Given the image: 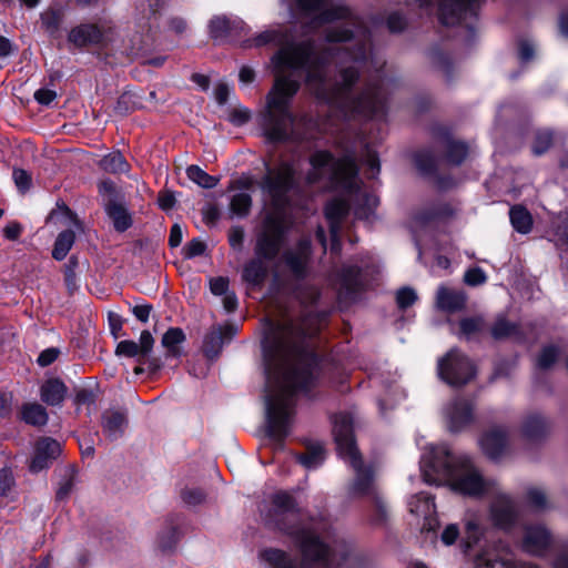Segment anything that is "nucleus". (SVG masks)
I'll return each instance as SVG.
<instances>
[{
    "label": "nucleus",
    "mask_w": 568,
    "mask_h": 568,
    "mask_svg": "<svg viewBox=\"0 0 568 568\" xmlns=\"http://www.w3.org/2000/svg\"><path fill=\"white\" fill-rule=\"evenodd\" d=\"M552 233L557 245H568V214L560 215L554 222Z\"/></svg>",
    "instance_id": "09e8293b"
},
{
    "label": "nucleus",
    "mask_w": 568,
    "mask_h": 568,
    "mask_svg": "<svg viewBox=\"0 0 568 568\" xmlns=\"http://www.w3.org/2000/svg\"><path fill=\"white\" fill-rule=\"evenodd\" d=\"M178 540V527L170 524V526L159 535L158 547L162 552H170L175 548Z\"/></svg>",
    "instance_id": "37998d69"
},
{
    "label": "nucleus",
    "mask_w": 568,
    "mask_h": 568,
    "mask_svg": "<svg viewBox=\"0 0 568 568\" xmlns=\"http://www.w3.org/2000/svg\"><path fill=\"white\" fill-rule=\"evenodd\" d=\"M549 432L547 419L538 414L532 413L525 417L521 424V434L524 438L530 443L542 440Z\"/></svg>",
    "instance_id": "b1692460"
},
{
    "label": "nucleus",
    "mask_w": 568,
    "mask_h": 568,
    "mask_svg": "<svg viewBox=\"0 0 568 568\" xmlns=\"http://www.w3.org/2000/svg\"><path fill=\"white\" fill-rule=\"evenodd\" d=\"M104 211L108 217L112 221L113 227L118 232H125L132 226V216L121 201H111L104 203Z\"/></svg>",
    "instance_id": "a878e982"
},
{
    "label": "nucleus",
    "mask_w": 568,
    "mask_h": 568,
    "mask_svg": "<svg viewBox=\"0 0 568 568\" xmlns=\"http://www.w3.org/2000/svg\"><path fill=\"white\" fill-rule=\"evenodd\" d=\"M262 558L271 568H297L296 560L280 549H266L262 552Z\"/></svg>",
    "instance_id": "4c0bfd02"
},
{
    "label": "nucleus",
    "mask_w": 568,
    "mask_h": 568,
    "mask_svg": "<svg viewBox=\"0 0 568 568\" xmlns=\"http://www.w3.org/2000/svg\"><path fill=\"white\" fill-rule=\"evenodd\" d=\"M333 434L339 456L348 459L355 471L354 479L348 486L351 498H372L379 493L375 483V470L363 464L362 456L354 438L353 418L349 414H338L334 417Z\"/></svg>",
    "instance_id": "423d86ee"
},
{
    "label": "nucleus",
    "mask_w": 568,
    "mask_h": 568,
    "mask_svg": "<svg viewBox=\"0 0 568 568\" xmlns=\"http://www.w3.org/2000/svg\"><path fill=\"white\" fill-rule=\"evenodd\" d=\"M487 276L480 267H473L465 272L464 282L469 286H478L486 283Z\"/></svg>",
    "instance_id": "680f3d73"
},
{
    "label": "nucleus",
    "mask_w": 568,
    "mask_h": 568,
    "mask_svg": "<svg viewBox=\"0 0 568 568\" xmlns=\"http://www.w3.org/2000/svg\"><path fill=\"white\" fill-rule=\"evenodd\" d=\"M551 542L550 532L540 525L526 528L523 547L531 555H542Z\"/></svg>",
    "instance_id": "4be33fe9"
},
{
    "label": "nucleus",
    "mask_w": 568,
    "mask_h": 568,
    "mask_svg": "<svg viewBox=\"0 0 568 568\" xmlns=\"http://www.w3.org/2000/svg\"><path fill=\"white\" fill-rule=\"evenodd\" d=\"M210 34L214 40L225 39L231 32V21L225 16H216L210 21Z\"/></svg>",
    "instance_id": "c03bdc74"
},
{
    "label": "nucleus",
    "mask_w": 568,
    "mask_h": 568,
    "mask_svg": "<svg viewBox=\"0 0 568 568\" xmlns=\"http://www.w3.org/2000/svg\"><path fill=\"white\" fill-rule=\"evenodd\" d=\"M365 163L369 170L368 178L369 179L376 178L381 171L379 159H378L377 153L368 148L366 149Z\"/></svg>",
    "instance_id": "0e129e2a"
},
{
    "label": "nucleus",
    "mask_w": 568,
    "mask_h": 568,
    "mask_svg": "<svg viewBox=\"0 0 568 568\" xmlns=\"http://www.w3.org/2000/svg\"><path fill=\"white\" fill-rule=\"evenodd\" d=\"M432 62L433 64L443 71L448 78L450 77L452 63L449 58L439 50L432 51Z\"/></svg>",
    "instance_id": "e2e57ef3"
},
{
    "label": "nucleus",
    "mask_w": 568,
    "mask_h": 568,
    "mask_svg": "<svg viewBox=\"0 0 568 568\" xmlns=\"http://www.w3.org/2000/svg\"><path fill=\"white\" fill-rule=\"evenodd\" d=\"M467 305V294L463 290L439 285L435 296V306L445 313L462 312Z\"/></svg>",
    "instance_id": "a211bd4d"
},
{
    "label": "nucleus",
    "mask_w": 568,
    "mask_h": 568,
    "mask_svg": "<svg viewBox=\"0 0 568 568\" xmlns=\"http://www.w3.org/2000/svg\"><path fill=\"white\" fill-rule=\"evenodd\" d=\"M349 206L344 200L335 199L329 201L324 209L325 217L329 224V233L341 232L342 222L348 214Z\"/></svg>",
    "instance_id": "bb28decb"
},
{
    "label": "nucleus",
    "mask_w": 568,
    "mask_h": 568,
    "mask_svg": "<svg viewBox=\"0 0 568 568\" xmlns=\"http://www.w3.org/2000/svg\"><path fill=\"white\" fill-rule=\"evenodd\" d=\"M374 273L375 268L373 266L344 265L339 273L341 294L347 300H355L357 294L369 284Z\"/></svg>",
    "instance_id": "9b49d317"
},
{
    "label": "nucleus",
    "mask_w": 568,
    "mask_h": 568,
    "mask_svg": "<svg viewBox=\"0 0 568 568\" xmlns=\"http://www.w3.org/2000/svg\"><path fill=\"white\" fill-rule=\"evenodd\" d=\"M252 207V196L247 192H237L231 196L230 212L237 217H246Z\"/></svg>",
    "instance_id": "ea45409f"
},
{
    "label": "nucleus",
    "mask_w": 568,
    "mask_h": 568,
    "mask_svg": "<svg viewBox=\"0 0 568 568\" xmlns=\"http://www.w3.org/2000/svg\"><path fill=\"white\" fill-rule=\"evenodd\" d=\"M206 251V244L200 239H192L182 250L186 260L203 255Z\"/></svg>",
    "instance_id": "6e6d98bb"
},
{
    "label": "nucleus",
    "mask_w": 568,
    "mask_h": 568,
    "mask_svg": "<svg viewBox=\"0 0 568 568\" xmlns=\"http://www.w3.org/2000/svg\"><path fill=\"white\" fill-rule=\"evenodd\" d=\"M237 333V326L234 324L213 326L210 332L204 336L203 353L210 358L214 359L221 353L223 345L232 341Z\"/></svg>",
    "instance_id": "dca6fc26"
},
{
    "label": "nucleus",
    "mask_w": 568,
    "mask_h": 568,
    "mask_svg": "<svg viewBox=\"0 0 568 568\" xmlns=\"http://www.w3.org/2000/svg\"><path fill=\"white\" fill-rule=\"evenodd\" d=\"M353 38V30L342 26L332 27L325 31V40L329 43H344L351 41Z\"/></svg>",
    "instance_id": "49530a36"
},
{
    "label": "nucleus",
    "mask_w": 568,
    "mask_h": 568,
    "mask_svg": "<svg viewBox=\"0 0 568 568\" xmlns=\"http://www.w3.org/2000/svg\"><path fill=\"white\" fill-rule=\"evenodd\" d=\"M507 439L508 434L505 428L494 427L481 435L479 446L485 456L491 460H498L506 450Z\"/></svg>",
    "instance_id": "6ab92c4d"
},
{
    "label": "nucleus",
    "mask_w": 568,
    "mask_h": 568,
    "mask_svg": "<svg viewBox=\"0 0 568 568\" xmlns=\"http://www.w3.org/2000/svg\"><path fill=\"white\" fill-rule=\"evenodd\" d=\"M290 38L286 31L272 29L261 32L253 40L255 47L270 43L280 47L272 57L275 81L267 94L266 110L261 123L268 142H284L290 138L294 118L288 110V103L300 90L303 74L307 87L318 100L336 106L346 114L356 113L365 116L384 114L386 97L383 91V81L367 83L357 97H353L352 88L359 78L356 65H341L334 82L328 81L326 77V67L335 57L339 58L341 63L365 62L368 53L366 39L361 40L353 51L334 48L317 51L314 40L294 42L290 41Z\"/></svg>",
    "instance_id": "f257e3e1"
},
{
    "label": "nucleus",
    "mask_w": 568,
    "mask_h": 568,
    "mask_svg": "<svg viewBox=\"0 0 568 568\" xmlns=\"http://www.w3.org/2000/svg\"><path fill=\"white\" fill-rule=\"evenodd\" d=\"M444 417L452 433H459L474 420V405L468 399L456 397L444 408Z\"/></svg>",
    "instance_id": "4468645a"
},
{
    "label": "nucleus",
    "mask_w": 568,
    "mask_h": 568,
    "mask_svg": "<svg viewBox=\"0 0 568 568\" xmlns=\"http://www.w3.org/2000/svg\"><path fill=\"white\" fill-rule=\"evenodd\" d=\"M187 178L203 189H213L219 182L220 178L207 174L199 165H190L186 169Z\"/></svg>",
    "instance_id": "79ce46f5"
},
{
    "label": "nucleus",
    "mask_w": 568,
    "mask_h": 568,
    "mask_svg": "<svg viewBox=\"0 0 568 568\" xmlns=\"http://www.w3.org/2000/svg\"><path fill=\"white\" fill-rule=\"evenodd\" d=\"M185 334L180 327H170L162 336L161 344L165 348V358H179L182 355V344Z\"/></svg>",
    "instance_id": "cd10ccee"
},
{
    "label": "nucleus",
    "mask_w": 568,
    "mask_h": 568,
    "mask_svg": "<svg viewBox=\"0 0 568 568\" xmlns=\"http://www.w3.org/2000/svg\"><path fill=\"white\" fill-rule=\"evenodd\" d=\"M260 187L270 197L276 211L285 210L291 199L290 193L298 190L297 172L293 163L282 162L276 169H267Z\"/></svg>",
    "instance_id": "6e6552de"
},
{
    "label": "nucleus",
    "mask_w": 568,
    "mask_h": 568,
    "mask_svg": "<svg viewBox=\"0 0 568 568\" xmlns=\"http://www.w3.org/2000/svg\"><path fill=\"white\" fill-rule=\"evenodd\" d=\"M420 469L427 484H448L452 490L464 496L480 497L490 489V483L471 458L466 454H454L445 444L430 448L422 458Z\"/></svg>",
    "instance_id": "20e7f679"
},
{
    "label": "nucleus",
    "mask_w": 568,
    "mask_h": 568,
    "mask_svg": "<svg viewBox=\"0 0 568 568\" xmlns=\"http://www.w3.org/2000/svg\"><path fill=\"white\" fill-rule=\"evenodd\" d=\"M486 329V320L483 315L463 317L459 320L457 336L470 341Z\"/></svg>",
    "instance_id": "7c9ffc66"
},
{
    "label": "nucleus",
    "mask_w": 568,
    "mask_h": 568,
    "mask_svg": "<svg viewBox=\"0 0 568 568\" xmlns=\"http://www.w3.org/2000/svg\"><path fill=\"white\" fill-rule=\"evenodd\" d=\"M286 229L282 216L268 213L256 234L254 257L243 267L242 280L251 287H260L265 282L270 262L275 260L284 244Z\"/></svg>",
    "instance_id": "39448f33"
},
{
    "label": "nucleus",
    "mask_w": 568,
    "mask_h": 568,
    "mask_svg": "<svg viewBox=\"0 0 568 568\" xmlns=\"http://www.w3.org/2000/svg\"><path fill=\"white\" fill-rule=\"evenodd\" d=\"M61 454V445L58 440L44 437L38 440L34 456L30 463V471L39 473L48 468Z\"/></svg>",
    "instance_id": "f3484780"
},
{
    "label": "nucleus",
    "mask_w": 568,
    "mask_h": 568,
    "mask_svg": "<svg viewBox=\"0 0 568 568\" xmlns=\"http://www.w3.org/2000/svg\"><path fill=\"white\" fill-rule=\"evenodd\" d=\"M203 221L207 225H213L220 219V210L215 204L206 203L202 207Z\"/></svg>",
    "instance_id": "774afa93"
},
{
    "label": "nucleus",
    "mask_w": 568,
    "mask_h": 568,
    "mask_svg": "<svg viewBox=\"0 0 568 568\" xmlns=\"http://www.w3.org/2000/svg\"><path fill=\"white\" fill-rule=\"evenodd\" d=\"M268 521L278 530L292 536L307 565L320 568H362L363 557L354 545L335 531L305 525L294 497L280 491L272 497Z\"/></svg>",
    "instance_id": "7ed1b4c3"
},
{
    "label": "nucleus",
    "mask_w": 568,
    "mask_h": 568,
    "mask_svg": "<svg viewBox=\"0 0 568 568\" xmlns=\"http://www.w3.org/2000/svg\"><path fill=\"white\" fill-rule=\"evenodd\" d=\"M103 434L110 440H116L124 435L128 426V412L125 409H105L101 415Z\"/></svg>",
    "instance_id": "aec40b11"
},
{
    "label": "nucleus",
    "mask_w": 568,
    "mask_h": 568,
    "mask_svg": "<svg viewBox=\"0 0 568 568\" xmlns=\"http://www.w3.org/2000/svg\"><path fill=\"white\" fill-rule=\"evenodd\" d=\"M67 10L61 6H51L40 13L43 31L52 39L62 36L65 24Z\"/></svg>",
    "instance_id": "412c9836"
},
{
    "label": "nucleus",
    "mask_w": 568,
    "mask_h": 568,
    "mask_svg": "<svg viewBox=\"0 0 568 568\" xmlns=\"http://www.w3.org/2000/svg\"><path fill=\"white\" fill-rule=\"evenodd\" d=\"M518 58L521 63H528L535 58V47L528 40H520L518 43Z\"/></svg>",
    "instance_id": "69168bd1"
},
{
    "label": "nucleus",
    "mask_w": 568,
    "mask_h": 568,
    "mask_svg": "<svg viewBox=\"0 0 568 568\" xmlns=\"http://www.w3.org/2000/svg\"><path fill=\"white\" fill-rule=\"evenodd\" d=\"M59 354L60 349L57 347L47 348L39 354L37 363L41 367H47L58 358Z\"/></svg>",
    "instance_id": "338daca9"
},
{
    "label": "nucleus",
    "mask_w": 568,
    "mask_h": 568,
    "mask_svg": "<svg viewBox=\"0 0 568 568\" xmlns=\"http://www.w3.org/2000/svg\"><path fill=\"white\" fill-rule=\"evenodd\" d=\"M75 242V233L72 230H64L60 232L55 239L52 257L55 261H62L67 257Z\"/></svg>",
    "instance_id": "e433bc0d"
},
{
    "label": "nucleus",
    "mask_w": 568,
    "mask_h": 568,
    "mask_svg": "<svg viewBox=\"0 0 568 568\" xmlns=\"http://www.w3.org/2000/svg\"><path fill=\"white\" fill-rule=\"evenodd\" d=\"M311 335L293 321L268 322L262 342L265 432L278 446L291 433L296 395L316 382L318 361L305 346Z\"/></svg>",
    "instance_id": "f03ea898"
},
{
    "label": "nucleus",
    "mask_w": 568,
    "mask_h": 568,
    "mask_svg": "<svg viewBox=\"0 0 568 568\" xmlns=\"http://www.w3.org/2000/svg\"><path fill=\"white\" fill-rule=\"evenodd\" d=\"M417 300L416 292L410 287L399 288L396 293V302L400 310L412 306Z\"/></svg>",
    "instance_id": "13d9d810"
},
{
    "label": "nucleus",
    "mask_w": 568,
    "mask_h": 568,
    "mask_svg": "<svg viewBox=\"0 0 568 568\" xmlns=\"http://www.w3.org/2000/svg\"><path fill=\"white\" fill-rule=\"evenodd\" d=\"M297 462L307 469H313L323 464L325 450L320 443L311 444L306 447V453L296 456Z\"/></svg>",
    "instance_id": "f704fd0d"
},
{
    "label": "nucleus",
    "mask_w": 568,
    "mask_h": 568,
    "mask_svg": "<svg viewBox=\"0 0 568 568\" xmlns=\"http://www.w3.org/2000/svg\"><path fill=\"white\" fill-rule=\"evenodd\" d=\"M79 267V258L72 255L64 265V283L70 294L78 290L77 270Z\"/></svg>",
    "instance_id": "a18cd8bd"
},
{
    "label": "nucleus",
    "mask_w": 568,
    "mask_h": 568,
    "mask_svg": "<svg viewBox=\"0 0 568 568\" xmlns=\"http://www.w3.org/2000/svg\"><path fill=\"white\" fill-rule=\"evenodd\" d=\"M409 511L417 516L427 517L435 514L434 498L427 493H418L408 501Z\"/></svg>",
    "instance_id": "72a5a7b5"
},
{
    "label": "nucleus",
    "mask_w": 568,
    "mask_h": 568,
    "mask_svg": "<svg viewBox=\"0 0 568 568\" xmlns=\"http://www.w3.org/2000/svg\"><path fill=\"white\" fill-rule=\"evenodd\" d=\"M509 220L514 230L520 234H528L532 230V216L524 205H513L509 210Z\"/></svg>",
    "instance_id": "c756f323"
},
{
    "label": "nucleus",
    "mask_w": 568,
    "mask_h": 568,
    "mask_svg": "<svg viewBox=\"0 0 568 568\" xmlns=\"http://www.w3.org/2000/svg\"><path fill=\"white\" fill-rule=\"evenodd\" d=\"M14 486V477L12 470L8 467L0 469V496L6 497L9 495Z\"/></svg>",
    "instance_id": "052dcab7"
},
{
    "label": "nucleus",
    "mask_w": 568,
    "mask_h": 568,
    "mask_svg": "<svg viewBox=\"0 0 568 568\" xmlns=\"http://www.w3.org/2000/svg\"><path fill=\"white\" fill-rule=\"evenodd\" d=\"M437 369L439 378L453 387L468 384L476 375L471 361L457 348L439 358Z\"/></svg>",
    "instance_id": "1a4fd4ad"
},
{
    "label": "nucleus",
    "mask_w": 568,
    "mask_h": 568,
    "mask_svg": "<svg viewBox=\"0 0 568 568\" xmlns=\"http://www.w3.org/2000/svg\"><path fill=\"white\" fill-rule=\"evenodd\" d=\"M439 158L430 149L420 150L415 154V164L420 173L430 175L437 170Z\"/></svg>",
    "instance_id": "58836bf2"
},
{
    "label": "nucleus",
    "mask_w": 568,
    "mask_h": 568,
    "mask_svg": "<svg viewBox=\"0 0 568 568\" xmlns=\"http://www.w3.org/2000/svg\"><path fill=\"white\" fill-rule=\"evenodd\" d=\"M310 164L311 170L306 174L307 184H315L323 179L351 183L358 175L356 159L352 154L336 160L327 151H317L311 155Z\"/></svg>",
    "instance_id": "0eeeda50"
},
{
    "label": "nucleus",
    "mask_w": 568,
    "mask_h": 568,
    "mask_svg": "<svg viewBox=\"0 0 568 568\" xmlns=\"http://www.w3.org/2000/svg\"><path fill=\"white\" fill-rule=\"evenodd\" d=\"M312 256L310 237L298 240L293 248L284 252L283 260L290 272L296 278H304Z\"/></svg>",
    "instance_id": "2eb2a0df"
},
{
    "label": "nucleus",
    "mask_w": 568,
    "mask_h": 568,
    "mask_svg": "<svg viewBox=\"0 0 568 568\" xmlns=\"http://www.w3.org/2000/svg\"><path fill=\"white\" fill-rule=\"evenodd\" d=\"M519 334V326L516 323L509 322L504 316L496 318L490 327V335L494 339H504Z\"/></svg>",
    "instance_id": "a19ab883"
},
{
    "label": "nucleus",
    "mask_w": 568,
    "mask_h": 568,
    "mask_svg": "<svg viewBox=\"0 0 568 568\" xmlns=\"http://www.w3.org/2000/svg\"><path fill=\"white\" fill-rule=\"evenodd\" d=\"M135 99V95L131 92H124L122 93L118 101H116V104L114 106V111L115 113H118L119 115H126L128 113L132 112L133 110L136 109V103L134 101Z\"/></svg>",
    "instance_id": "3c124183"
},
{
    "label": "nucleus",
    "mask_w": 568,
    "mask_h": 568,
    "mask_svg": "<svg viewBox=\"0 0 568 568\" xmlns=\"http://www.w3.org/2000/svg\"><path fill=\"white\" fill-rule=\"evenodd\" d=\"M325 2L326 0H296L297 8L303 14L311 16L313 13H318L311 22V27L313 29L336 20L348 19L351 16L348 8L343 6L324 9Z\"/></svg>",
    "instance_id": "f8f14e48"
},
{
    "label": "nucleus",
    "mask_w": 568,
    "mask_h": 568,
    "mask_svg": "<svg viewBox=\"0 0 568 568\" xmlns=\"http://www.w3.org/2000/svg\"><path fill=\"white\" fill-rule=\"evenodd\" d=\"M558 357V348L556 346H546L541 349L537 365L539 368L548 369L550 368L557 361Z\"/></svg>",
    "instance_id": "603ef678"
},
{
    "label": "nucleus",
    "mask_w": 568,
    "mask_h": 568,
    "mask_svg": "<svg viewBox=\"0 0 568 568\" xmlns=\"http://www.w3.org/2000/svg\"><path fill=\"white\" fill-rule=\"evenodd\" d=\"M99 165L103 171L112 174L125 173L130 169L129 163L119 151H113L104 155L100 160Z\"/></svg>",
    "instance_id": "c9c22d12"
},
{
    "label": "nucleus",
    "mask_w": 568,
    "mask_h": 568,
    "mask_svg": "<svg viewBox=\"0 0 568 568\" xmlns=\"http://www.w3.org/2000/svg\"><path fill=\"white\" fill-rule=\"evenodd\" d=\"M154 346V338L149 331H143L140 335L139 343L125 339L121 341L115 348V354L119 356L126 357H139L140 364L148 365L151 373L159 371L163 362L160 357L151 356V352Z\"/></svg>",
    "instance_id": "9d476101"
},
{
    "label": "nucleus",
    "mask_w": 568,
    "mask_h": 568,
    "mask_svg": "<svg viewBox=\"0 0 568 568\" xmlns=\"http://www.w3.org/2000/svg\"><path fill=\"white\" fill-rule=\"evenodd\" d=\"M205 493L200 488H184L181 491L182 500L189 506H197L205 500Z\"/></svg>",
    "instance_id": "4d7b16f0"
},
{
    "label": "nucleus",
    "mask_w": 568,
    "mask_h": 568,
    "mask_svg": "<svg viewBox=\"0 0 568 568\" xmlns=\"http://www.w3.org/2000/svg\"><path fill=\"white\" fill-rule=\"evenodd\" d=\"M445 160L448 164L460 165L468 155L469 149L467 143L450 138L445 140Z\"/></svg>",
    "instance_id": "473e14b6"
},
{
    "label": "nucleus",
    "mask_w": 568,
    "mask_h": 568,
    "mask_svg": "<svg viewBox=\"0 0 568 568\" xmlns=\"http://www.w3.org/2000/svg\"><path fill=\"white\" fill-rule=\"evenodd\" d=\"M68 393L60 378H49L40 387V398L49 406H61Z\"/></svg>",
    "instance_id": "393cba45"
},
{
    "label": "nucleus",
    "mask_w": 568,
    "mask_h": 568,
    "mask_svg": "<svg viewBox=\"0 0 568 568\" xmlns=\"http://www.w3.org/2000/svg\"><path fill=\"white\" fill-rule=\"evenodd\" d=\"M552 132L548 130L538 131L535 135V140L531 146L535 155H541L546 153L552 144Z\"/></svg>",
    "instance_id": "de8ad7c7"
},
{
    "label": "nucleus",
    "mask_w": 568,
    "mask_h": 568,
    "mask_svg": "<svg viewBox=\"0 0 568 568\" xmlns=\"http://www.w3.org/2000/svg\"><path fill=\"white\" fill-rule=\"evenodd\" d=\"M60 481L55 493L57 501H64L74 489L78 478V470L73 465H67L60 469Z\"/></svg>",
    "instance_id": "c85d7f7f"
},
{
    "label": "nucleus",
    "mask_w": 568,
    "mask_h": 568,
    "mask_svg": "<svg viewBox=\"0 0 568 568\" xmlns=\"http://www.w3.org/2000/svg\"><path fill=\"white\" fill-rule=\"evenodd\" d=\"M491 518L503 529L511 527L517 518L513 500L506 496L498 497L491 505Z\"/></svg>",
    "instance_id": "5701e85b"
},
{
    "label": "nucleus",
    "mask_w": 568,
    "mask_h": 568,
    "mask_svg": "<svg viewBox=\"0 0 568 568\" xmlns=\"http://www.w3.org/2000/svg\"><path fill=\"white\" fill-rule=\"evenodd\" d=\"M455 214V210L448 203H437L428 211L424 220L446 219Z\"/></svg>",
    "instance_id": "5fc2aeb1"
},
{
    "label": "nucleus",
    "mask_w": 568,
    "mask_h": 568,
    "mask_svg": "<svg viewBox=\"0 0 568 568\" xmlns=\"http://www.w3.org/2000/svg\"><path fill=\"white\" fill-rule=\"evenodd\" d=\"M373 506H374V515H373V521L376 524H384L388 519V507L385 503L383 496L381 493L376 494L374 497L371 498Z\"/></svg>",
    "instance_id": "8fccbe9b"
},
{
    "label": "nucleus",
    "mask_w": 568,
    "mask_h": 568,
    "mask_svg": "<svg viewBox=\"0 0 568 568\" xmlns=\"http://www.w3.org/2000/svg\"><path fill=\"white\" fill-rule=\"evenodd\" d=\"M12 178L16 186L21 193H26L30 190L32 180L31 175L23 169H14L12 173Z\"/></svg>",
    "instance_id": "bf43d9fd"
},
{
    "label": "nucleus",
    "mask_w": 568,
    "mask_h": 568,
    "mask_svg": "<svg viewBox=\"0 0 568 568\" xmlns=\"http://www.w3.org/2000/svg\"><path fill=\"white\" fill-rule=\"evenodd\" d=\"M21 419L36 427L47 425L49 415L47 409L38 403H26L21 407Z\"/></svg>",
    "instance_id": "2f4dec72"
},
{
    "label": "nucleus",
    "mask_w": 568,
    "mask_h": 568,
    "mask_svg": "<svg viewBox=\"0 0 568 568\" xmlns=\"http://www.w3.org/2000/svg\"><path fill=\"white\" fill-rule=\"evenodd\" d=\"M99 193L103 197V204L120 201V194L111 180H103L98 184Z\"/></svg>",
    "instance_id": "864d4df0"
},
{
    "label": "nucleus",
    "mask_w": 568,
    "mask_h": 568,
    "mask_svg": "<svg viewBox=\"0 0 568 568\" xmlns=\"http://www.w3.org/2000/svg\"><path fill=\"white\" fill-rule=\"evenodd\" d=\"M111 28L95 23H81L68 33V41L75 48L104 45L109 40Z\"/></svg>",
    "instance_id": "ddd939ff"
}]
</instances>
